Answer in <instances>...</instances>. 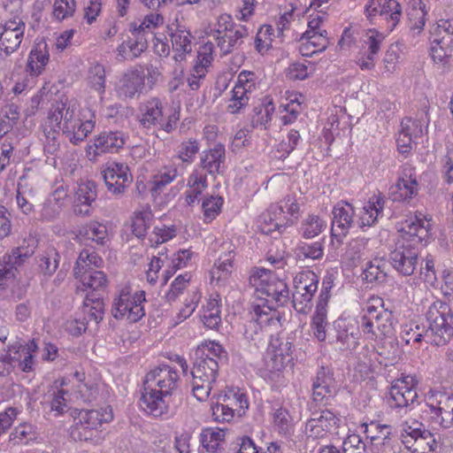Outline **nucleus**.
I'll list each match as a JSON object with an SVG mask.
<instances>
[{"label": "nucleus", "mask_w": 453, "mask_h": 453, "mask_svg": "<svg viewBox=\"0 0 453 453\" xmlns=\"http://www.w3.org/2000/svg\"><path fill=\"white\" fill-rule=\"evenodd\" d=\"M432 219L422 211H416L402 223L401 239L389 253V264L403 276L414 273L418 264L419 245L426 242L432 234Z\"/></svg>", "instance_id": "f257e3e1"}, {"label": "nucleus", "mask_w": 453, "mask_h": 453, "mask_svg": "<svg viewBox=\"0 0 453 453\" xmlns=\"http://www.w3.org/2000/svg\"><path fill=\"white\" fill-rule=\"evenodd\" d=\"M180 375L168 365H160L148 372L143 380L140 406L149 415L162 417L168 413L172 396L178 390Z\"/></svg>", "instance_id": "f03ea898"}, {"label": "nucleus", "mask_w": 453, "mask_h": 453, "mask_svg": "<svg viewBox=\"0 0 453 453\" xmlns=\"http://www.w3.org/2000/svg\"><path fill=\"white\" fill-rule=\"evenodd\" d=\"M50 119L53 125L62 126V132L74 145H78L88 136L96 126L95 112L81 111L75 101L58 102L50 108Z\"/></svg>", "instance_id": "7ed1b4c3"}, {"label": "nucleus", "mask_w": 453, "mask_h": 453, "mask_svg": "<svg viewBox=\"0 0 453 453\" xmlns=\"http://www.w3.org/2000/svg\"><path fill=\"white\" fill-rule=\"evenodd\" d=\"M383 301L372 297L360 313L362 335L370 341L382 337H390L395 333V319L393 313L383 309Z\"/></svg>", "instance_id": "20e7f679"}, {"label": "nucleus", "mask_w": 453, "mask_h": 453, "mask_svg": "<svg viewBox=\"0 0 453 453\" xmlns=\"http://www.w3.org/2000/svg\"><path fill=\"white\" fill-rule=\"evenodd\" d=\"M428 340L432 345L443 346L453 337V311L441 300L433 302L425 311Z\"/></svg>", "instance_id": "39448f33"}, {"label": "nucleus", "mask_w": 453, "mask_h": 453, "mask_svg": "<svg viewBox=\"0 0 453 453\" xmlns=\"http://www.w3.org/2000/svg\"><path fill=\"white\" fill-rule=\"evenodd\" d=\"M145 291L134 289L129 282H126L117 287L111 311L117 319L135 323L145 316Z\"/></svg>", "instance_id": "423d86ee"}, {"label": "nucleus", "mask_w": 453, "mask_h": 453, "mask_svg": "<svg viewBox=\"0 0 453 453\" xmlns=\"http://www.w3.org/2000/svg\"><path fill=\"white\" fill-rule=\"evenodd\" d=\"M103 260L94 251L83 250L81 251L74 269L73 274L81 282L84 290H91L96 293L94 296H100L107 287L106 275L102 271H97L102 265Z\"/></svg>", "instance_id": "0eeeda50"}, {"label": "nucleus", "mask_w": 453, "mask_h": 453, "mask_svg": "<svg viewBox=\"0 0 453 453\" xmlns=\"http://www.w3.org/2000/svg\"><path fill=\"white\" fill-rule=\"evenodd\" d=\"M138 120L144 128H157L170 134L176 127L179 115L176 112L166 115L161 100L152 97L140 104Z\"/></svg>", "instance_id": "6e6552de"}, {"label": "nucleus", "mask_w": 453, "mask_h": 453, "mask_svg": "<svg viewBox=\"0 0 453 453\" xmlns=\"http://www.w3.org/2000/svg\"><path fill=\"white\" fill-rule=\"evenodd\" d=\"M37 349V343L32 340L26 345L13 344L7 351L0 353V378L8 377L16 366L26 372L32 371L35 365L34 354Z\"/></svg>", "instance_id": "1a4fd4ad"}, {"label": "nucleus", "mask_w": 453, "mask_h": 453, "mask_svg": "<svg viewBox=\"0 0 453 453\" xmlns=\"http://www.w3.org/2000/svg\"><path fill=\"white\" fill-rule=\"evenodd\" d=\"M219 364L214 358H200L196 357L191 371L192 392L200 402L205 401L212 389L218 376Z\"/></svg>", "instance_id": "9d476101"}, {"label": "nucleus", "mask_w": 453, "mask_h": 453, "mask_svg": "<svg viewBox=\"0 0 453 453\" xmlns=\"http://www.w3.org/2000/svg\"><path fill=\"white\" fill-rule=\"evenodd\" d=\"M418 380L412 375H403L396 379L389 390L388 406L399 413H407L418 399Z\"/></svg>", "instance_id": "9b49d317"}, {"label": "nucleus", "mask_w": 453, "mask_h": 453, "mask_svg": "<svg viewBox=\"0 0 453 453\" xmlns=\"http://www.w3.org/2000/svg\"><path fill=\"white\" fill-rule=\"evenodd\" d=\"M269 301L260 300L251 305L250 319L245 326L244 334L253 339L254 335L267 326L280 327L281 326L280 312L268 304Z\"/></svg>", "instance_id": "f8f14e48"}, {"label": "nucleus", "mask_w": 453, "mask_h": 453, "mask_svg": "<svg viewBox=\"0 0 453 453\" xmlns=\"http://www.w3.org/2000/svg\"><path fill=\"white\" fill-rule=\"evenodd\" d=\"M401 439L403 444L411 453H431L437 447L434 435L418 421L403 426Z\"/></svg>", "instance_id": "ddd939ff"}, {"label": "nucleus", "mask_w": 453, "mask_h": 453, "mask_svg": "<svg viewBox=\"0 0 453 453\" xmlns=\"http://www.w3.org/2000/svg\"><path fill=\"white\" fill-rule=\"evenodd\" d=\"M426 406L434 424L444 429L453 427V395L430 391Z\"/></svg>", "instance_id": "4468645a"}, {"label": "nucleus", "mask_w": 453, "mask_h": 453, "mask_svg": "<svg viewBox=\"0 0 453 453\" xmlns=\"http://www.w3.org/2000/svg\"><path fill=\"white\" fill-rule=\"evenodd\" d=\"M127 136L119 130L101 132L86 146V156L89 161H96L105 153L118 152L127 142Z\"/></svg>", "instance_id": "2eb2a0df"}, {"label": "nucleus", "mask_w": 453, "mask_h": 453, "mask_svg": "<svg viewBox=\"0 0 453 453\" xmlns=\"http://www.w3.org/2000/svg\"><path fill=\"white\" fill-rule=\"evenodd\" d=\"M27 25L19 17L0 22V56H10L17 51L25 36Z\"/></svg>", "instance_id": "dca6fc26"}, {"label": "nucleus", "mask_w": 453, "mask_h": 453, "mask_svg": "<svg viewBox=\"0 0 453 453\" xmlns=\"http://www.w3.org/2000/svg\"><path fill=\"white\" fill-rule=\"evenodd\" d=\"M341 418L331 410H311L304 432L312 439L325 438L339 426Z\"/></svg>", "instance_id": "f3484780"}, {"label": "nucleus", "mask_w": 453, "mask_h": 453, "mask_svg": "<svg viewBox=\"0 0 453 453\" xmlns=\"http://www.w3.org/2000/svg\"><path fill=\"white\" fill-rule=\"evenodd\" d=\"M257 77L255 73L250 71H242L238 76L232 96L227 104V111L232 114L239 113L242 109L248 105L250 96L257 88Z\"/></svg>", "instance_id": "a211bd4d"}, {"label": "nucleus", "mask_w": 453, "mask_h": 453, "mask_svg": "<svg viewBox=\"0 0 453 453\" xmlns=\"http://www.w3.org/2000/svg\"><path fill=\"white\" fill-rule=\"evenodd\" d=\"M280 333L272 335L265 356V377L278 388L283 379V349Z\"/></svg>", "instance_id": "6ab92c4d"}, {"label": "nucleus", "mask_w": 453, "mask_h": 453, "mask_svg": "<svg viewBox=\"0 0 453 453\" xmlns=\"http://www.w3.org/2000/svg\"><path fill=\"white\" fill-rule=\"evenodd\" d=\"M418 193L415 168L410 165L402 167L395 184L389 188V198L394 202L409 203Z\"/></svg>", "instance_id": "aec40b11"}, {"label": "nucleus", "mask_w": 453, "mask_h": 453, "mask_svg": "<svg viewBox=\"0 0 453 453\" xmlns=\"http://www.w3.org/2000/svg\"><path fill=\"white\" fill-rule=\"evenodd\" d=\"M365 13L370 20L377 16L384 17L387 28L391 32L400 22L403 9L396 0H369L365 6Z\"/></svg>", "instance_id": "412c9836"}, {"label": "nucleus", "mask_w": 453, "mask_h": 453, "mask_svg": "<svg viewBox=\"0 0 453 453\" xmlns=\"http://www.w3.org/2000/svg\"><path fill=\"white\" fill-rule=\"evenodd\" d=\"M249 280L257 291L271 296L276 303L280 302L282 282L270 269L255 267L250 271Z\"/></svg>", "instance_id": "4be33fe9"}, {"label": "nucleus", "mask_w": 453, "mask_h": 453, "mask_svg": "<svg viewBox=\"0 0 453 453\" xmlns=\"http://www.w3.org/2000/svg\"><path fill=\"white\" fill-rule=\"evenodd\" d=\"M102 174L108 190L114 195L124 193L133 180L129 167L125 163L108 162L104 166Z\"/></svg>", "instance_id": "5701e85b"}, {"label": "nucleus", "mask_w": 453, "mask_h": 453, "mask_svg": "<svg viewBox=\"0 0 453 453\" xmlns=\"http://www.w3.org/2000/svg\"><path fill=\"white\" fill-rule=\"evenodd\" d=\"M332 214V237L342 241L355 226V208L347 201H340L334 206Z\"/></svg>", "instance_id": "b1692460"}, {"label": "nucleus", "mask_w": 453, "mask_h": 453, "mask_svg": "<svg viewBox=\"0 0 453 453\" xmlns=\"http://www.w3.org/2000/svg\"><path fill=\"white\" fill-rule=\"evenodd\" d=\"M144 75L141 67L127 70L116 86L118 96L124 100L139 97L146 88Z\"/></svg>", "instance_id": "393cba45"}, {"label": "nucleus", "mask_w": 453, "mask_h": 453, "mask_svg": "<svg viewBox=\"0 0 453 453\" xmlns=\"http://www.w3.org/2000/svg\"><path fill=\"white\" fill-rule=\"evenodd\" d=\"M384 39L385 35L375 30H371L366 35L362 48L355 58V63L362 71H371L374 68Z\"/></svg>", "instance_id": "a878e982"}, {"label": "nucleus", "mask_w": 453, "mask_h": 453, "mask_svg": "<svg viewBox=\"0 0 453 453\" xmlns=\"http://www.w3.org/2000/svg\"><path fill=\"white\" fill-rule=\"evenodd\" d=\"M130 35L117 48L118 57L121 60H133L142 55L148 48L150 38L132 23L129 28Z\"/></svg>", "instance_id": "bb28decb"}, {"label": "nucleus", "mask_w": 453, "mask_h": 453, "mask_svg": "<svg viewBox=\"0 0 453 453\" xmlns=\"http://www.w3.org/2000/svg\"><path fill=\"white\" fill-rule=\"evenodd\" d=\"M336 383L333 371L327 366L318 370L312 383V400L314 403L326 404L336 394Z\"/></svg>", "instance_id": "cd10ccee"}, {"label": "nucleus", "mask_w": 453, "mask_h": 453, "mask_svg": "<svg viewBox=\"0 0 453 453\" xmlns=\"http://www.w3.org/2000/svg\"><path fill=\"white\" fill-rule=\"evenodd\" d=\"M225 250L214 263L210 271L211 281L216 285H225L230 278L234 268V257L235 256V247L231 242H224L222 245Z\"/></svg>", "instance_id": "c85d7f7f"}, {"label": "nucleus", "mask_w": 453, "mask_h": 453, "mask_svg": "<svg viewBox=\"0 0 453 453\" xmlns=\"http://www.w3.org/2000/svg\"><path fill=\"white\" fill-rule=\"evenodd\" d=\"M387 199L385 196L378 191L374 193L364 203L363 210L360 211L357 219V226L361 229L374 226L380 218L383 217V211Z\"/></svg>", "instance_id": "c756f323"}, {"label": "nucleus", "mask_w": 453, "mask_h": 453, "mask_svg": "<svg viewBox=\"0 0 453 453\" xmlns=\"http://www.w3.org/2000/svg\"><path fill=\"white\" fill-rule=\"evenodd\" d=\"M62 383L57 382L48 390L42 401V411L49 416L57 418L65 413L69 407L67 404L68 392L61 388Z\"/></svg>", "instance_id": "7c9ffc66"}, {"label": "nucleus", "mask_w": 453, "mask_h": 453, "mask_svg": "<svg viewBox=\"0 0 453 453\" xmlns=\"http://www.w3.org/2000/svg\"><path fill=\"white\" fill-rule=\"evenodd\" d=\"M49 61L48 45L45 41H40L34 45L28 54L25 72L31 79H35L42 74Z\"/></svg>", "instance_id": "2f4dec72"}, {"label": "nucleus", "mask_w": 453, "mask_h": 453, "mask_svg": "<svg viewBox=\"0 0 453 453\" xmlns=\"http://www.w3.org/2000/svg\"><path fill=\"white\" fill-rule=\"evenodd\" d=\"M430 55L435 64L449 65L453 60V35L432 34Z\"/></svg>", "instance_id": "473e14b6"}, {"label": "nucleus", "mask_w": 453, "mask_h": 453, "mask_svg": "<svg viewBox=\"0 0 453 453\" xmlns=\"http://www.w3.org/2000/svg\"><path fill=\"white\" fill-rule=\"evenodd\" d=\"M29 256L28 250L16 248L0 259V291L4 289L5 281L15 276L17 266L22 265Z\"/></svg>", "instance_id": "72a5a7b5"}, {"label": "nucleus", "mask_w": 453, "mask_h": 453, "mask_svg": "<svg viewBox=\"0 0 453 453\" xmlns=\"http://www.w3.org/2000/svg\"><path fill=\"white\" fill-rule=\"evenodd\" d=\"M97 197L96 184L93 180H83L78 184L75 191L74 211L77 215L88 216L90 214L92 203Z\"/></svg>", "instance_id": "f704fd0d"}, {"label": "nucleus", "mask_w": 453, "mask_h": 453, "mask_svg": "<svg viewBox=\"0 0 453 453\" xmlns=\"http://www.w3.org/2000/svg\"><path fill=\"white\" fill-rule=\"evenodd\" d=\"M388 272V261L384 257H375L365 264L362 277L367 283L381 285L387 281Z\"/></svg>", "instance_id": "c9c22d12"}, {"label": "nucleus", "mask_w": 453, "mask_h": 453, "mask_svg": "<svg viewBox=\"0 0 453 453\" xmlns=\"http://www.w3.org/2000/svg\"><path fill=\"white\" fill-rule=\"evenodd\" d=\"M226 159L225 146L221 143L215 144L213 148L204 150L201 156L200 166L202 171L215 175L220 173L221 166Z\"/></svg>", "instance_id": "e433bc0d"}, {"label": "nucleus", "mask_w": 453, "mask_h": 453, "mask_svg": "<svg viewBox=\"0 0 453 453\" xmlns=\"http://www.w3.org/2000/svg\"><path fill=\"white\" fill-rule=\"evenodd\" d=\"M74 378L77 381V392L85 402L95 399L98 394L100 379L90 374L86 375L82 372H75Z\"/></svg>", "instance_id": "4c0bfd02"}, {"label": "nucleus", "mask_w": 453, "mask_h": 453, "mask_svg": "<svg viewBox=\"0 0 453 453\" xmlns=\"http://www.w3.org/2000/svg\"><path fill=\"white\" fill-rule=\"evenodd\" d=\"M362 427L373 447L389 445L392 435L391 426L372 421L370 424L364 423Z\"/></svg>", "instance_id": "58836bf2"}, {"label": "nucleus", "mask_w": 453, "mask_h": 453, "mask_svg": "<svg viewBox=\"0 0 453 453\" xmlns=\"http://www.w3.org/2000/svg\"><path fill=\"white\" fill-rule=\"evenodd\" d=\"M192 39L190 32L185 29H176L171 35L173 59L176 62L185 60L187 54L192 51Z\"/></svg>", "instance_id": "ea45409f"}, {"label": "nucleus", "mask_w": 453, "mask_h": 453, "mask_svg": "<svg viewBox=\"0 0 453 453\" xmlns=\"http://www.w3.org/2000/svg\"><path fill=\"white\" fill-rule=\"evenodd\" d=\"M177 176L178 170L173 165L165 166L160 169L149 181V190L151 196L156 198Z\"/></svg>", "instance_id": "a19ab883"}, {"label": "nucleus", "mask_w": 453, "mask_h": 453, "mask_svg": "<svg viewBox=\"0 0 453 453\" xmlns=\"http://www.w3.org/2000/svg\"><path fill=\"white\" fill-rule=\"evenodd\" d=\"M202 319L205 326L215 329L221 322V299L219 295H211L203 306Z\"/></svg>", "instance_id": "79ce46f5"}, {"label": "nucleus", "mask_w": 453, "mask_h": 453, "mask_svg": "<svg viewBox=\"0 0 453 453\" xmlns=\"http://www.w3.org/2000/svg\"><path fill=\"white\" fill-rule=\"evenodd\" d=\"M248 35V28L243 25L237 24L234 28L231 29V32L226 35V37H221V41H218L217 45L222 54L226 55L240 47L243 39Z\"/></svg>", "instance_id": "37998d69"}, {"label": "nucleus", "mask_w": 453, "mask_h": 453, "mask_svg": "<svg viewBox=\"0 0 453 453\" xmlns=\"http://www.w3.org/2000/svg\"><path fill=\"white\" fill-rule=\"evenodd\" d=\"M113 418L111 409L107 406L96 410H82L79 413L78 419L90 428L98 429L103 423L111 421Z\"/></svg>", "instance_id": "c03bdc74"}, {"label": "nucleus", "mask_w": 453, "mask_h": 453, "mask_svg": "<svg viewBox=\"0 0 453 453\" xmlns=\"http://www.w3.org/2000/svg\"><path fill=\"white\" fill-rule=\"evenodd\" d=\"M187 186L186 202L192 204L208 187L206 174L202 170L195 169L188 179Z\"/></svg>", "instance_id": "a18cd8bd"}, {"label": "nucleus", "mask_w": 453, "mask_h": 453, "mask_svg": "<svg viewBox=\"0 0 453 453\" xmlns=\"http://www.w3.org/2000/svg\"><path fill=\"white\" fill-rule=\"evenodd\" d=\"M81 241H91L96 244L104 245L109 240L108 231L105 225L91 221L83 226L78 234Z\"/></svg>", "instance_id": "49530a36"}, {"label": "nucleus", "mask_w": 453, "mask_h": 453, "mask_svg": "<svg viewBox=\"0 0 453 453\" xmlns=\"http://www.w3.org/2000/svg\"><path fill=\"white\" fill-rule=\"evenodd\" d=\"M425 325L416 320H411L401 326L400 337L406 343L427 342L428 334Z\"/></svg>", "instance_id": "de8ad7c7"}, {"label": "nucleus", "mask_w": 453, "mask_h": 453, "mask_svg": "<svg viewBox=\"0 0 453 453\" xmlns=\"http://www.w3.org/2000/svg\"><path fill=\"white\" fill-rule=\"evenodd\" d=\"M370 239L366 237H357L349 242L344 257L353 265H357L365 257L370 253L368 247Z\"/></svg>", "instance_id": "09e8293b"}, {"label": "nucleus", "mask_w": 453, "mask_h": 453, "mask_svg": "<svg viewBox=\"0 0 453 453\" xmlns=\"http://www.w3.org/2000/svg\"><path fill=\"white\" fill-rule=\"evenodd\" d=\"M36 190L29 187L27 182L20 181L18 184L16 202L19 209L26 215L34 211Z\"/></svg>", "instance_id": "8fccbe9b"}, {"label": "nucleus", "mask_w": 453, "mask_h": 453, "mask_svg": "<svg viewBox=\"0 0 453 453\" xmlns=\"http://www.w3.org/2000/svg\"><path fill=\"white\" fill-rule=\"evenodd\" d=\"M235 24L230 14L222 13L217 17L216 22L210 24L205 29L207 35L211 36L216 42L221 41V37H226L232 28H234Z\"/></svg>", "instance_id": "3c124183"}, {"label": "nucleus", "mask_w": 453, "mask_h": 453, "mask_svg": "<svg viewBox=\"0 0 453 453\" xmlns=\"http://www.w3.org/2000/svg\"><path fill=\"white\" fill-rule=\"evenodd\" d=\"M226 432L224 429L211 427L204 429L201 434V442L208 452L218 453L225 442Z\"/></svg>", "instance_id": "603ef678"}, {"label": "nucleus", "mask_w": 453, "mask_h": 453, "mask_svg": "<svg viewBox=\"0 0 453 453\" xmlns=\"http://www.w3.org/2000/svg\"><path fill=\"white\" fill-rule=\"evenodd\" d=\"M62 130V126L58 125L55 127L50 119V110L48 112L47 119L43 125L44 134V151L49 154H54L59 149V130Z\"/></svg>", "instance_id": "864d4df0"}, {"label": "nucleus", "mask_w": 453, "mask_h": 453, "mask_svg": "<svg viewBox=\"0 0 453 453\" xmlns=\"http://www.w3.org/2000/svg\"><path fill=\"white\" fill-rule=\"evenodd\" d=\"M326 226V221L316 214H309L301 223L300 234L305 239H311L322 233Z\"/></svg>", "instance_id": "5fc2aeb1"}, {"label": "nucleus", "mask_w": 453, "mask_h": 453, "mask_svg": "<svg viewBox=\"0 0 453 453\" xmlns=\"http://www.w3.org/2000/svg\"><path fill=\"white\" fill-rule=\"evenodd\" d=\"M219 399L227 403L238 416H242L249 407L246 395L241 392L239 388L228 389L223 395H219Z\"/></svg>", "instance_id": "6e6d98bb"}, {"label": "nucleus", "mask_w": 453, "mask_h": 453, "mask_svg": "<svg viewBox=\"0 0 453 453\" xmlns=\"http://www.w3.org/2000/svg\"><path fill=\"white\" fill-rule=\"evenodd\" d=\"M274 110L275 108L272 99L265 97L260 104L255 106L253 109V115L251 117L252 127L265 125L271 120Z\"/></svg>", "instance_id": "4d7b16f0"}, {"label": "nucleus", "mask_w": 453, "mask_h": 453, "mask_svg": "<svg viewBox=\"0 0 453 453\" xmlns=\"http://www.w3.org/2000/svg\"><path fill=\"white\" fill-rule=\"evenodd\" d=\"M83 318H87L88 321H95L96 324L99 323L103 319L104 314V302L99 295L97 296H88L84 301L83 306Z\"/></svg>", "instance_id": "13d9d810"}, {"label": "nucleus", "mask_w": 453, "mask_h": 453, "mask_svg": "<svg viewBox=\"0 0 453 453\" xmlns=\"http://www.w3.org/2000/svg\"><path fill=\"white\" fill-rule=\"evenodd\" d=\"M105 82L106 74L104 66L98 63L91 65L88 73V83L89 88L102 96L105 92Z\"/></svg>", "instance_id": "bf43d9fd"}, {"label": "nucleus", "mask_w": 453, "mask_h": 453, "mask_svg": "<svg viewBox=\"0 0 453 453\" xmlns=\"http://www.w3.org/2000/svg\"><path fill=\"white\" fill-rule=\"evenodd\" d=\"M153 221V214L151 211L147 208L134 213L133 218V233L138 238H143L150 227Z\"/></svg>", "instance_id": "052dcab7"}, {"label": "nucleus", "mask_w": 453, "mask_h": 453, "mask_svg": "<svg viewBox=\"0 0 453 453\" xmlns=\"http://www.w3.org/2000/svg\"><path fill=\"white\" fill-rule=\"evenodd\" d=\"M224 200L219 196H207L203 199V221L211 222L221 211Z\"/></svg>", "instance_id": "680f3d73"}, {"label": "nucleus", "mask_w": 453, "mask_h": 453, "mask_svg": "<svg viewBox=\"0 0 453 453\" xmlns=\"http://www.w3.org/2000/svg\"><path fill=\"white\" fill-rule=\"evenodd\" d=\"M327 325V310H322L321 307L316 308L311 319V328L319 342L326 340Z\"/></svg>", "instance_id": "e2e57ef3"}, {"label": "nucleus", "mask_w": 453, "mask_h": 453, "mask_svg": "<svg viewBox=\"0 0 453 453\" xmlns=\"http://www.w3.org/2000/svg\"><path fill=\"white\" fill-rule=\"evenodd\" d=\"M418 4L419 5L418 8H412V10L408 12L409 27L414 35H418L423 31L426 20L425 4L420 0H418Z\"/></svg>", "instance_id": "0e129e2a"}, {"label": "nucleus", "mask_w": 453, "mask_h": 453, "mask_svg": "<svg viewBox=\"0 0 453 453\" xmlns=\"http://www.w3.org/2000/svg\"><path fill=\"white\" fill-rule=\"evenodd\" d=\"M200 150L199 142L196 139H188L180 142L177 148V156L183 163L190 164Z\"/></svg>", "instance_id": "69168bd1"}, {"label": "nucleus", "mask_w": 453, "mask_h": 453, "mask_svg": "<svg viewBox=\"0 0 453 453\" xmlns=\"http://www.w3.org/2000/svg\"><path fill=\"white\" fill-rule=\"evenodd\" d=\"M76 11L75 0H54L52 15L58 21L73 16Z\"/></svg>", "instance_id": "338daca9"}, {"label": "nucleus", "mask_w": 453, "mask_h": 453, "mask_svg": "<svg viewBox=\"0 0 453 453\" xmlns=\"http://www.w3.org/2000/svg\"><path fill=\"white\" fill-rule=\"evenodd\" d=\"M35 438L34 426L27 423H23L16 426L10 434V441L14 444H27Z\"/></svg>", "instance_id": "774afa93"}]
</instances>
